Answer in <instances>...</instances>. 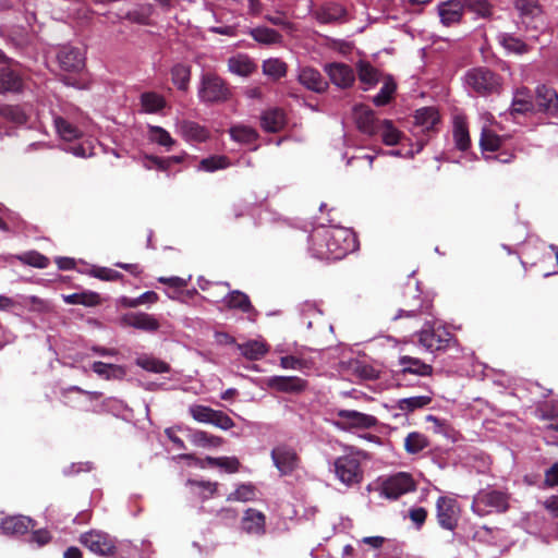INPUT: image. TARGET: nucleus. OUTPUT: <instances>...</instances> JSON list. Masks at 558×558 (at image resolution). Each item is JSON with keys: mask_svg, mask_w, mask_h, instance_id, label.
<instances>
[{"mask_svg": "<svg viewBox=\"0 0 558 558\" xmlns=\"http://www.w3.org/2000/svg\"><path fill=\"white\" fill-rule=\"evenodd\" d=\"M310 250L319 259H341L354 247V236L345 228H319L310 235Z\"/></svg>", "mask_w": 558, "mask_h": 558, "instance_id": "1", "label": "nucleus"}, {"mask_svg": "<svg viewBox=\"0 0 558 558\" xmlns=\"http://www.w3.org/2000/svg\"><path fill=\"white\" fill-rule=\"evenodd\" d=\"M197 96L207 105L226 102L231 98L227 82L215 73H204L201 76Z\"/></svg>", "mask_w": 558, "mask_h": 558, "instance_id": "2", "label": "nucleus"}, {"mask_svg": "<svg viewBox=\"0 0 558 558\" xmlns=\"http://www.w3.org/2000/svg\"><path fill=\"white\" fill-rule=\"evenodd\" d=\"M471 508L472 511L480 517H485L494 512H505L509 508V495L505 492L492 488L481 489L474 496Z\"/></svg>", "mask_w": 558, "mask_h": 558, "instance_id": "3", "label": "nucleus"}, {"mask_svg": "<svg viewBox=\"0 0 558 558\" xmlns=\"http://www.w3.org/2000/svg\"><path fill=\"white\" fill-rule=\"evenodd\" d=\"M464 86L468 90L481 96L498 93L500 78L487 68H473L464 74Z\"/></svg>", "mask_w": 558, "mask_h": 558, "instance_id": "4", "label": "nucleus"}, {"mask_svg": "<svg viewBox=\"0 0 558 558\" xmlns=\"http://www.w3.org/2000/svg\"><path fill=\"white\" fill-rule=\"evenodd\" d=\"M336 477L345 486L360 484L363 480L362 454L349 451L333 462Z\"/></svg>", "mask_w": 558, "mask_h": 558, "instance_id": "5", "label": "nucleus"}, {"mask_svg": "<svg viewBox=\"0 0 558 558\" xmlns=\"http://www.w3.org/2000/svg\"><path fill=\"white\" fill-rule=\"evenodd\" d=\"M80 543L100 557H113L117 553V541L108 533L100 530H90L81 534Z\"/></svg>", "mask_w": 558, "mask_h": 558, "instance_id": "6", "label": "nucleus"}, {"mask_svg": "<svg viewBox=\"0 0 558 558\" xmlns=\"http://www.w3.org/2000/svg\"><path fill=\"white\" fill-rule=\"evenodd\" d=\"M416 482L410 473L398 472L387 477L381 484V496L398 499L402 495L414 492Z\"/></svg>", "mask_w": 558, "mask_h": 558, "instance_id": "7", "label": "nucleus"}, {"mask_svg": "<svg viewBox=\"0 0 558 558\" xmlns=\"http://www.w3.org/2000/svg\"><path fill=\"white\" fill-rule=\"evenodd\" d=\"M189 413L195 421L211 424L222 430H229L234 427V422L228 414L206 405L192 404L189 408Z\"/></svg>", "mask_w": 558, "mask_h": 558, "instance_id": "8", "label": "nucleus"}, {"mask_svg": "<svg viewBox=\"0 0 558 558\" xmlns=\"http://www.w3.org/2000/svg\"><path fill=\"white\" fill-rule=\"evenodd\" d=\"M461 509L458 501L448 496H440L436 501V518L438 524L448 531L457 529Z\"/></svg>", "mask_w": 558, "mask_h": 558, "instance_id": "9", "label": "nucleus"}, {"mask_svg": "<svg viewBox=\"0 0 558 558\" xmlns=\"http://www.w3.org/2000/svg\"><path fill=\"white\" fill-rule=\"evenodd\" d=\"M336 415L333 425L341 430L367 429L377 424L375 416L355 410H339Z\"/></svg>", "mask_w": 558, "mask_h": 558, "instance_id": "10", "label": "nucleus"}, {"mask_svg": "<svg viewBox=\"0 0 558 558\" xmlns=\"http://www.w3.org/2000/svg\"><path fill=\"white\" fill-rule=\"evenodd\" d=\"M451 340L452 335L440 326H426L418 333V343L430 353L445 350Z\"/></svg>", "mask_w": 558, "mask_h": 558, "instance_id": "11", "label": "nucleus"}, {"mask_svg": "<svg viewBox=\"0 0 558 558\" xmlns=\"http://www.w3.org/2000/svg\"><path fill=\"white\" fill-rule=\"evenodd\" d=\"M271 459L281 475H289L298 469L300 458L295 450L287 445H280L271 450Z\"/></svg>", "mask_w": 558, "mask_h": 558, "instance_id": "12", "label": "nucleus"}, {"mask_svg": "<svg viewBox=\"0 0 558 558\" xmlns=\"http://www.w3.org/2000/svg\"><path fill=\"white\" fill-rule=\"evenodd\" d=\"M324 71L328 75L330 82L339 88H349L355 82V73L353 69L345 63H327L324 66Z\"/></svg>", "mask_w": 558, "mask_h": 558, "instance_id": "13", "label": "nucleus"}, {"mask_svg": "<svg viewBox=\"0 0 558 558\" xmlns=\"http://www.w3.org/2000/svg\"><path fill=\"white\" fill-rule=\"evenodd\" d=\"M266 385L276 391L284 393H301L306 390L307 380L298 376H270Z\"/></svg>", "mask_w": 558, "mask_h": 558, "instance_id": "14", "label": "nucleus"}, {"mask_svg": "<svg viewBox=\"0 0 558 558\" xmlns=\"http://www.w3.org/2000/svg\"><path fill=\"white\" fill-rule=\"evenodd\" d=\"M313 16L319 24H342L347 22V10L339 3H325L318 7Z\"/></svg>", "mask_w": 558, "mask_h": 558, "instance_id": "15", "label": "nucleus"}, {"mask_svg": "<svg viewBox=\"0 0 558 558\" xmlns=\"http://www.w3.org/2000/svg\"><path fill=\"white\" fill-rule=\"evenodd\" d=\"M353 119L357 129L366 135H375L378 131V121L374 111L365 105H356L353 109Z\"/></svg>", "mask_w": 558, "mask_h": 558, "instance_id": "16", "label": "nucleus"}, {"mask_svg": "<svg viewBox=\"0 0 558 558\" xmlns=\"http://www.w3.org/2000/svg\"><path fill=\"white\" fill-rule=\"evenodd\" d=\"M174 126L175 132L186 142L202 143L209 137L205 126L191 120H178Z\"/></svg>", "mask_w": 558, "mask_h": 558, "instance_id": "17", "label": "nucleus"}, {"mask_svg": "<svg viewBox=\"0 0 558 558\" xmlns=\"http://www.w3.org/2000/svg\"><path fill=\"white\" fill-rule=\"evenodd\" d=\"M241 527L247 534L262 536L266 532V517L262 511L248 508L243 513Z\"/></svg>", "mask_w": 558, "mask_h": 558, "instance_id": "18", "label": "nucleus"}, {"mask_svg": "<svg viewBox=\"0 0 558 558\" xmlns=\"http://www.w3.org/2000/svg\"><path fill=\"white\" fill-rule=\"evenodd\" d=\"M440 22L445 26H452L460 23L464 4L460 0H448L437 5Z\"/></svg>", "mask_w": 558, "mask_h": 558, "instance_id": "19", "label": "nucleus"}, {"mask_svg": "<svg viewBox=\"0 0 558 558\" xmlns=\"http://www.w3.org/2000/svg\"><path fill=\"white\" fill-rule=\"evenodd\" d=\"M59 65L64 71L75 72L84 66V56L77 48L71 46H63L57 54Z\"/></svg>", "mask_w": 558, "mask_h": 558, "instance_id": "20", "label": "nucleus"}, {"mask_svg": "<svg viewBox=\"0 0 558 558\" xmlns=\"http://www.w3.org/2000/svg\"><path fill=\"white\" fill-rule=\"evenodd\" d=\"M298 81L305 88L314 93L320 94L328 88V83L324 80L319 71L311 66L300 69Z\"/></svg>", "mask_w": 558, "mask_h": 558, "instance_id": "21", "label": "nucleus"}, {"mask_svg": "<svg viewBox=\"0 0 558 558\" xmlns=\"http://www.w3.org/2000/svg\"><path fill=\"white\" fill-rule=\"evenodd\" d=\"M535 105L541 111L556 113L558 111V95L555 89L541 85L535 92Z\"/></svg>", "mask_w": 558, "mask_h": 558, "instance_id": "22", "label": "nucleus"}, {"mask_svg": "<svg viewBox=\"0 0 558 558\" xmlns=\"http://www.w3.org/2000/svg\"><path fill=\"white\" fill-rule=\"evenodd\" d=\"M122 324L145 331H156L159 328L158 320L147 313H128L122 317Z\"/></svg>", "mask_w": 558, "mask_h": 558, "instance_id": "23", "label": "nucleus"}, {"mask_svg": "<svg viewBox=\"0 0 558 558\" xmlns=\"http://www.w3.org/2000/svg\"><path fill=\"white\" fill-rule=\"evenodd\" d=\"M35 526L32 518L25 515H12L2 520L0 527L7 535H22Z\"/></svg>", "mask_w": 558, "mask_h": 558, "instance_id": "24", "label": "nucleus"}, {"mask_svg": "<svg viewBox=\"0 0 558 558\" xmlns=\"http://www.w3.org/2000/svg\"><path fill=\"white\" fill-rule=\"evenodd\" d=\"M402 374H414L418 376H430L433 366L422 362L417 357L402 355L399 357Z\"/></svg>", "mask_w": 558, "mask_h": 558, "instance_id": "25", "label": "nucleus"}, {"mask_svg": "<svg viewBox=\"0 0 558 558\" xmlns=\"http://www.w3.org/2000/svg\"><path fill=\"white\" fill-rule=\"evenodd\" d=\"M23 89L22 77L10 68L0 69V94L19 93Z\"/></svg>", "mask_w": 558, "mask_h": 558, "instance_id": "26", "label": "nucleus"}, {"mask_svg": "<svg viewBox=\"0 0 558 558\" xmlns=\"http://www.w3.org/2000/svg\"><path fill=\"white\" fill-rule=\"evenodd\" d=\"M228 70L239 76H248L256 70V64L246 54H236L228 59Z\"/></svg>", "mask_w": 558, "mask_h": 558, "instance_id": "27", "label": "nucleus"}, {"mask_svg": "<svg viewBox=\"0 0 558 558\" xmlns=\"http://www.w3.org/2000/svg\"><path fill=\"white\" fill-rule=\"evenodd\" d=\"M284 123V113L278 108L268 109L260 117V125L266 132L276 133L283 128Z\"/></svg>", "mask_w": 558, "mask_h": 558, "instance_id": "28", "label": "nucleus"}, {"mask_svg": "<svg viewBox=\"0 0 558 558\" xmlns=\"http://www.w3.org/2000/svg\"><path fill=\"white\" fill-rule=\"evenodd\" d=\"M534 106H535V104L530 94V90L527 88L523 87V88L515 90V93L513 95L510 112H511V114L527 113V112L534 110Z\"/></svg>", "mask_w": 558, "mask_h": 558, "instance_id": "29", "label": "nucleus"}, {"mask_svg": "<svg viewBox=\"0 0 558 558\" xmlns=\"http://www.w3.org/2000/svg\"><path fill=\"white\" fill-rule=\"evenodd\" d=\"M92 369L94 373H96L98 376L106 380L122 379L126 374L125 368L123 366L104 363L100 361L94 362L92 364Z\"/></svg>", "mask_w": 558, "mask_h": 558, "instance_id": "30", "label": "nucleus"}, {"mask_svg": "<svg viewBox=\"0 0 558 558\" xmlns=\"http://www.w3.org/2000/svg\"><path fill=\"white\" fill-rule=\"evenodd\" d=\"M377 134L380 135L383 143L387 146H395L399 144L402 138L401 131H399L390 120L379 122Z\"/></svg>", "mask_w": 558, "mask_h": 558, "instance_id": "31", "label": "nucleus"}, {"mask_svg": "<svg viewBox=\"0 0 558 558\" xmlns=\"http://www.w3.org/2000/svg\"><path fill=\"white\" fill-rule=\"evenodd\" d=\"M415 124L422 126L423 131L432 130L439 122V113L434 107H424L416 110Z\"/></svg>", "mask_w": 558, "mask_h": 558, "instance_id": "32", "label": "nucleus"}, {"mask_svg": "<svg viewBox=\"0 0 558 558\" xmlns=\"http://www.w3.org/2000/svg\"><path fill=\"white\" fill-rule=\"evenodd\" d=\"M356 70L360 82L366 85L365 89L375 86L379 82L380 73L369 62L360 61L356 64Z\"/></svg>", "mask_w": 558, "mask_h": 558, "instance_id": "33", "label": "nucleus"}, {"mask_svg": "<svg viewBox=\"0 0 558 558\" xmlns=\"http://www.w3.org/2000/svg\"><path fill=\"white\" fill-rule=\"evenodd\" d=\"M248 34L252 38L263 45L279 44L282 41V36L275 29L266 26H257L250 29Z\"/></svg>", "mask_w": 558, "mask_h": 558, "instance_id": "34", "label": "nucleus"}, {"mask_svg": "<svg viewBox=\"0 0 558 558\" xmlns=\"http://www.w3.org/2000/svg\"><path fill=\"white\" fill-rule=\"evenodd\" d=\"M497 40L508 52L523 54L529 51V46L522 39L509 33L498 34Z\"/></svg>", "mask_w": 558, "mask_h": 558, "instance_id": "35", "label": "nucleus"}, {"mask_svg": "<svg viewBox=\"0 0 558 558\" xmlns=\"http://www.w3.org/2000/svg\"><path fill=\"white\" fill-rule=\"evenodd\" d=\"M238 348L243 356L252 361L262 359L268 352V345L260 340H251Z\"/></svg>", "mask_w": 558, "mask_h": 558, "instance_id": "36", "label": "nucleus"}, {"mask_svg": "<svg viewBox=\"0 0 558 558\" xmlns=\"http://www.w3.org/2000/svg\"><path fill=\"white\" fill-rule=\"evenodd\" d=\"M170 73L172 83L180 90H187L191 81V66L183 63H178L171 68Z\"/></svg>", "mask_w": 558, "mask_h": 558, "instance_id": "37", "label": "nucleus"}, {"mask_svg": "<svg viewBox=\"0 0 558 558\" xmlns=\"http://www.w3.org/2000/svg\"><path fill=\"white\" fill-rule=\"evenodd\" d=\"M452 134L456 147L459 150H466L470 146V135L466 123L463 119H454Z\"/></svg>", "mask_w": 558, "mask_h": 558, "instance_id": "38", "label": "nucleus"}, {"mask_svg": "<svg viewBox=\"0 0 558 558\" xmlns=\"http://www.w3.org/2000/svg\"><path fill=\"white\" fill-rule=\"evenodd\" d=\"M263 74L270 77L274 81H278L287 74V64L278 59L270 58L262 64Z\"/></svg>", "mask_w": 558, "mask_h": 558, "instance_id": "39", "label": "nucleus"}, {"mask_svg": "<svg viewBox=\"0 0 558 558\" xmlns=\"http://www.w3.org/2000/svg\"><path fill=\"white\" fill-rule=\"evenodd\" d=\"M430 402V396H414L398 400L396 408L404 413H411L417 409L428 405Z\"/></svg>", "mask_w": 558, "mask_h": 558, "instance_id": "40", "label": "nucleus"}, {"mask_svg": "<svg viewBox=\"0 0 558 558\" xmlns=\"http://www.w3.org/2000/svg\"><path fill=\"white\" fill-rule=\"evenodd\" d=\"M429 446L428 438L418 432H411L404 439V449L409 454H416Z\"/></svg>", "mask_w": 558, "mask_h": 558, "instance_id": "41", "label": "nucleus"}, {"mask_svg": "<svg viewBox=\"0 0 558 558\" xmlns=\"http://www.w3.org/2000/svg\"><path fill=\"white\" fill-rule=\"evenodd\" d=\"M514 8L522 19L537 20L542 15V8L538 0H514Z\"/></svg>", "mask_w": 558, "mask_h": 558, "instance_id": "42", "label": "nucleus"}, {"mask_svg": "<svg viewBox=\"0 0 558 558\" xmlns=\"http://www.w3.org/2000/svg\"><path fill=\"white\" fill-rule=\"evenodd\" d=\"M63 301L66 304H81L84 306H96L100 303V296L96 292L85 291L63 295Z\"/></svg>", "mask_w": 558, "mask_h": 558, "instance_id": "43", "label": "nucleus"}, {"mask_svg": "<svg viewBox=\"0 0 558 558\" xmlns=\"http://www.w3.org/2000/svg\"><path fill=\"white\" fill-rule=\"evenodd\" d=\"M225 302L228 307L236 308L244 313H248L253 310V306L251 304L248 296L239 290L231 291L225 298Z\"/></svg>", "mask_w": 558, "mask_h": 558, "instance_id": "44", "label": "nucleus"}, {"mask_svg": "<svg viewBox=\"0 0 558 558\" xmlns=\"http://www.w3.org/2000/svg\"><path fill=\"white\" fill-rule=\"evenodd\" d=\"M186 484L191 487L193 493L198 495L202 499L211 498L216 494L218 487L217 482L210 481L189 480Z\"/></svg>", "mask_w": 558, "mask_h": 558, "instance_id": "45", "label": "nucleus"}, {"mask_svg": "<svg viewBox=\"0 0 558 558\" xmlns=\"http://www.w3.org/2000/svg\"><path fill=\"white\" fill-rule=\"evenodd\" d=\"M141 104L145 112L155 113L166 106V100L157 93L147 92L142 94Z\"/></svg>", "mask_w": 558, "mask_h": 558, "instance_id": "46", "label": "nucleus"}, {"mask_svg": "<svg viewBox=\"0 0 558 558\" xmlns=\"http://www.w3.org/2000/svg\"><path fill=\"white\" fill-rule=\"evenodd\" d=\"M502 144V137L496 134L490 128L484 126L481 133L480 145L483 150L496 151Z\"/></svg>", "mask_w": 558, "mask_h": 558, "instance_id": "47", "label": "nucleus"}, {"mask_svg": "<svg viewBox=\"0 0 558 558\" xmlns=\"http://www.w3.org/2000/svg\"><path fill=\"white\" fill-rule=\"evenodd\" d=\"M54 126L59 136L64 141H73L81 136V131L62 117L54 118Z\"/></svg>", "mask_w": 558, "mask_h": 558, "instance_id": "48", "label": "nucleus"}, {"mask_svg": "<svg viewBox=\"0 0 558 558\" xmlns=\"http://www.w3.org/2000/svg\"><path fill=\"white\" fill-rule=\"evenodd\" d=\"M190 440L198 447H219L222 445V438L208 434L204 430H194L190 434Z\"/></svg>", "mask_w": 558, "mask_h": 558, "instance_id": "49", "label": "nucleus"}, {"mask_svg": "<svg viewBox=\"0 0 558 558\" xmlns=\"http://www.w3.org/2000/svg\"><path fill=\"white\" fill-rule=\"evenodd\" d=\"M136 365L155 374H162L170 371V366L166 362L150 356L137 357Z\"/></svg>", "mask_w": 558, "mask_h": 558, "instance_id": "50", "label": "nucleus"}, {"mask_svg": "<svg viewBox=\"0 0 558 558\" xmlns=\"http://www.w3.org/2000/svg\"><path fill=\"white\" fill-rule=\"evenodd\" d=\"M149 138L167 149H170L175 144V141L171 137L170 133L163 128L157 125L149 126Z\"/></svg>", "mask_w": 558, "mask_h": 558, "instance_id": "51", "label": "nucleus"}, {"mask_svg": "<svg viewBox=\"0 0 558 558\" xmlns=\"http://www.w3.org/2000/svg\"><path fill=\"white\" fill-rule=\"evenodd\" d=\"M230 166V161L226 156H210L201 160L198 169L207 172H213L220 169H226Z\"/></svg>", "mask_w": 558, "mask_h": 558, "instance_id": "52", "label": "nucleus"}, {"mask_svg": "<svg viewBox=\"0 0 558 558\" xmlns=\"http://www.w3.org/2000/svg\"><path fill=\"white\" fill-rule=\"evenodd\" d=\"M232 140L240 143L250 144L257 138V133L254 129L245 125H235L230 129Z\"/></svg>", "mask_w": 558, "mask_h": 558, "instance_id": "53", "label": "nucleus"}, {"mask_svg": "<svg viewBox=\"0 0 558 558\" xmlns=\"http://www.w3.org/2000/svg\"><path fill=\"white\" fill-rule=\"evenodd\" d=\"M396 87V83L392 81V78L387 77L379 93L374 96L373 102L378 107L387 105L395 94Z\"/></svg>", "mask_w": 558, "mask_h": 558, "instance_id": "54", "label": "nucleus"}, {"mask_svg": "<svg viewBox=\"0 0 558 558\" xmlns=\"http://www.w3.org/2000/svg\"><path fill=\"white\" fill-rule=\"evenodd\" d=\"M256 497V489L252 484H241L238 488L231 493L228 497V501H251Z\"/></svg>", "mask_w": 558, "mask_h": 558, "instance_id": "55", "label": "nucleus"}, {"mask_svg": "<svg viewBox=\"0 0 558 558\" xmlns=\"http://www.w3.org/2000/svg\"><path fill=\"white\" fill-rule=\"evenodd\" d=\"M183 158V156H171L167 158L147 157L144 167L147 169L156 167L160 170H167L171 165L181 162Z\"/></svg>", "mask_w": 558, "mask_h": 558, "instance_id": "56", "label": "nucleus"}, {"mask_svg": "<svg viewBox=\"0 0 558 558\" xmlns=\"http://www.w3.org/2000/svg\"><path fill=\"white\" fill-rule=\"evenodd\" d=\"M19 304L36 313H44L49 308L48 303L46 301L35 295L20 296Z\"/></svg>", "mask_w": 558, "mask_h": 558, "instance_id": "57", "label": "nucleus"}, {"mask_svg": "<svg viewBox=\"0 0 558 558\" xmlns=\"http://www.w3.org/2000/svg\"><path fill=\"white\" fill-rule=\"evenodd\" d=\"M0 114L14 123H24L26 117L19 106L3 105L0 107Z\"/></svg>", "mask_w": 558, "mask_h": 558, "instance_id": "58", "label": "nucleus"}, {"mask_svg": "<svg viewBox=\"0 0 558 558\" xmlns=\"http://www.w3.org/2000/svg\"><path fill=\"white\" fill-rule=\"evenodd\" d=\"M463 4L464 9L466 8L482 17L490 15L492 7L487 0H464Z\"/></svg>", "mask_w": 558, "mask_h": 558, "instance_id": "59", "label": "nucleus"}, {"mask_svg": "<svg viewBox=\"0 0 558 558\" xmlns=\"http://www.w3.org/2000/svg\"><path fill=\"white\" fill-rule=\"evenodd\" d=\"M21 262L36 268H46L49 265V259L40 253L29 252L19 257Z\"/></svg>", "mask_w": 558, "mask_h": 558, "instance_id": "60", "label": "nucleus"}, {"mask_svg": "<svg viewBox=\"0 0 558 558\" xmlns=\"http://www.w3.org/2000/svg\"><path fill=\"white\" fill-rule=\"evenodd\" d=\"M280 366L284 369L301 371L308 366V362L294 355H284L280 357Z\"/></svg>", "mask_w": 558, "mask_h": 558, "instance_id": "61", "label": "nucleus"}, {"mask_svg": "<svg viewBox=\"0 0 558 558\" xmlns=\"http://www.w3.org/2000/svg\"><path fill=\"white\" fill-rule=\"evenodd\" d=\"M216 466L223 469L228 473H235L240 469V461L235 457H219Z\"/></svg>", "mask_w": 558, "mask_h": 558, "instance_id": "62", "label": "nucleus"}, {"mask_svg": "<svg viewBox=\"0 0 558 558\" xmlns=\"http://www.w3.org/2000/svg\"><path fill=\"white\" fill-rule=\"evenodd\" d=\"M95 277L106 281H116L122 277V275L111 268L101 267L95 271Z\"/></svg>", "mask_w": 558, "mask_h": 558, "instance_id": "63", "label": "nucleus"}, {"mask_svg": "<svg viewBox=\"0 0 558 558\" xmlns=\"http://www.w3.org/2000/svg\"><path fill=\"white\" fill-rule=\"evenodd\" d=\"M265 20L272 25L281 26L283 29L288 32H292L294 29L293 24L289 22L282 14L266 15Z\"/></svg>", "mask_w": 558, "mask_h": 558, "instance_id": "64", "label": "nucleus"}]
</instances>
